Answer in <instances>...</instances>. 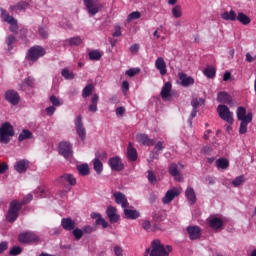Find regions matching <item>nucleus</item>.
I'll return each instance as SVG.
<instances>
[{"label": "nucleus", "instance_id": "obj_1", "mask_svg": "<svg viewBox=\"0 0 256 256\" xmlns=\"http://www.w3.org/2000/svg\"><path fill=\"white\" fill-rule=\"evenodd\" d=\"M33 201V195L28 194L22 202H19L18 200H14L10 203V208L8 210L6 219L10 223H13V221L17 220V217H19V210L23 205H27V203H30Z\"/></svg>", "mask_w": 256, "mask_h": 256}, {"label": "nucleus", "instance_id": "obj_2", "mask_svg": "<svg viewBox=\"0 0 256 256\" xmlns=\"http://www.w3.org/2000/svg\"><path fill=\"white\" fill-rule=\"evenodd\" d=\"M173 251V248L171 246H164L161 244V241L155 240L152 242V251L150 253V256H169V253Z\"/></svg>", "mask_w": 256, "mask_h": 256}, {"label": "nucleus", "instance_id": "obj_3", "mask_svg": "<svg viewBox=\"0 0 256 256\" xmlns=\"http://www.w3.org/2000/svg\"><path fill=\"white\" fill-rule=\"evenodd\" d=\"M13 135V126L7 122L2 124L0 127V141L2 143H8Z\"/></svg>", "mask_w": 256, "mask_h": 256}, {"label": "nucleus", "instance_id": "obj_4", "mask_svg": "<svg viewBox=\"0 0 256 256\" xmlns=\"http://www.w3.org/2000/svg\"><path fill=\"white\" fill-rule=\"evenodd\" d=\"M83 2L90 15H97L103 9V4L99 0H83Z\"/></svg>", "mask_w": 256, "mask_h": 256}, {"label": "nucleus", "instance_id": "obj_5", "mask_svg": "<svg viewBox=\"0 0 256 256\" xmlns=\"http://www.w3.org/2000/svg\"><path fill=\"white\" fill-rule=\"evenodd\" d=\"M218 115L223 121H226V123H229L230 125H233V112L229 110V107L225 105H219L217 108Z\"/></svg>", "mask_w": 256, "mask_h": 256}, {"label": "nucleus", "instance_id": "obj_6", "mask_svg": "<svg viewBox=\"0 0 256 256\" xmlns=\"http://www.w3.org/2000/svg\"><path fill=\"white\" fill-rule=\"evenodd\" d=\"M45 55V49L40 46L32 47L28 52V58L30 61H37L39 57H43Z\"/></svg>", "mask_w": 256, "mask_h": 256}, {"label": "nucleus", "instance_id": "obj_7", "mask_svg": "<svg viewBox=\"0 0 256 256\" xmlns=\"http://www.w3.org/2000/svg\"><path fill=\"white\" fill-rule=\"evenodd\" d=\"M18 240L20 243H35L36 241H39V237L33 232H26L20 234Z\"/></svg>", "mask_w": 256, "mask_h": 256}, {"label": "nucleus", "instance_id": "obj_8", "mask_svg": "<svg viewBox=\"0 0 256 256\" xmlns=\"http://www.w3.org/2000/svg\"><path fill=\"white\" fill-rule=\"evenodd\" d=\"M181 188H173L166 192V195L163 197L162 201L164 204L171 203L174 198L178 195H181Z\"/></svg>", "mask_w": 256, "mask_h": 256}, {"label": "nucleus", "instance_id": "obj_9", "mask_svg": "<svg viewBox=\"0 0 256 256\" xmlns=\"http://www.w3.org/2000/svg\"><path fill=\"white\" fill-rule=\"evenodd\" d=\"M59 153L63 155L65 159H69L73 155V150H71V144L69 142H61L59 144Z\"/></svg>", "mask_w": 256, "mask_h": 256}, {"label": "nucleus", "instance_id": "obj_10", "mask_svg": "<svg viewBox=\"0 0 256 256\" xmlns=\"http://www.w3.org/2000/svg\"><path fill=\"white\" fill-rule=\"evenodd\" d=\"M2 19L10 24V31L12 33L17 32V20L13 16H9L5 10H2Z\"/></svg>", "mask_w": 256, "mask_h": 256}, {"label": "nucleus", "instance_id": "obj_11", "mask_svg": "<svg viewBox=\"0 0 256 256\" xmlns=\"http://www.w3.org/2000/svg\"><path fill=\"white\" fill-rule=\"evenodd\" d=\"M109 166L113 171H123V161L119 156H115L109 159Z\"/></svg>", "mask_w": 256, "mask_h": 256}, {"label": "nucleus", "instance_id": "obj_12", "mask_svg": "<svg viewBox=\"0 0 256 256\" xmlns=\"http://www.w3.org/2000/svg\"><path fill=\"white\" fill-rule=\"evenodd\" d=\"M155 67L159 70L160 75L165 76L167 75V63L162 57H158L155 61Z\"/></svg>", "mask_w": 256, "mask_h": 256}, {"label": "nucleus", "instance_id": "obj_13", "mask_svg": "<svg viewBox=\"0 0 256 256\" xmlns=\"http://www.w3.org/2000/svg\"><path fill=\"white\" fill-rule=\"evenodd\" d=\"M237 117L239 121H253V114L252 113L247 114V110L243 107L238 108Z\"/></svg>", "mask_w": 256, "mask_h": 256}, {"label": "nucleus", "instance_id": "obj_14", "mask_svg": "<svg viewBox=\"0 0 256 256\" xmlns=\"http://www.w3.org/2000/svg\"><path fill=\"white\" fill-rule=\"evenodd\" d=\"M5 99L11 103V105H17V103H19V94L14 90H8L5 93Z\"/></svg>", "mask_w": 256, "mask_h": 256}, {"label": "nucleus", "instance_id": "obj_15", "mask_svg": "<svg viewBox=\"0 0 256 256\" xmlns=\"http://www.w3.org/2000/svg\"><path fill=\"white\" fill-rule=\"evenodd\" d=\"M178 77L183 87H189V85H193L195 83V80L192 77L183 72L178 73Z\"/></svg>", "mask_w": 256, "mask_h": 256}, {"label": "nucleus", "instance_id": "obj_16", "mask_svg": "<svg viewBox=\"0 0 256 256\" xmlns=\"http://www.w3.org/2000/svg\"><path fill=\"white\" fill-rule=\"evenodd\" d=\"M233 98L231 94L227 93L226 91H222L218 93L217 102L218 103H226L227 105H231Z\"/></svg>", "mask_w": 256, "mask_h": 256}, {"label": "nucleus", "instance_id": "obj_17", "mask_svg": "<svg viewBox=\"0 0 256 256\" xmlns=\"http://www.w3.org/2000/svg\"><path fill=\"white\" fill-rule=\"evenodd\" d=\"M75 127L81 141H85V128L83 127V123L81 122V116H78L76 118Z\"/></svg>", "mask_w": 256, "mask_h": 256}, {"label": "nucleus", "instance_id": "obj_18", "mask_svg": "<svg viewBox=\"0 0 256 256\" xmlns=\"http://www.w3.org/2000/svg\"><path fill=\"white\" fill-rule=\"evenodd\" d=\"M114 199L118 205H121V207H123V209L129 207V202H127V198L123 195V193L115 192Z\"/></svg>", "mask_w": 256, "mask_h": 256}, {"label": "nucleus", "instance_id": "obj_19", "mask_svg": "<svg viewBox=\"0 0 256 256\" xmlns=\"http://www.w3.org/2000/svg\"><path fill=\"white\" fill-rule=\"evenodd\" d=\"M110 223H117L119 221V214H117V208L109 206L106 211Z\"/></svg>", "mask_w": 256, "mask_h": 256}, {"label": "nucleus", "instance_id": "obj_20", "mask_svg": "<svg viewBox=\"0 0 256 256\" xmlns=\"http://www.w3.org/2000/svg\"><path fill=\"white\" fill-rule=\"evenodd\" d=\"M190 239L193 241L201 237V229L197 226H190L187 228Z\"/></svg>", "mask_w": 256, "mask_h": 256}, {"label": "nucleus", "instance_id": "obj_21", "mask_svg": "<svg viewBox=\"0 0 256 256\" xmlns=\"http://www.w3.org/2000/svg\"><path fill=\"white\" fill-rule=\"evenodd\" d=\"M136 141L142 145H147L148 147H151V145L155 143V141L150 139L146 134H138L136 136Z\"/></svg>", "mask_w": 256, "mask_h": 256}, {"label": "nucleus", "instance_id": "obj_22", "mask_svg": "<svg viewBox=\"0 0 256 256\" xmlns=\"http://www.w3.org/2000/svg\"><path fill=\"white\" fill-rule=\"evenodd\" d=\"M169 173L174 177L176 181H183V176L179 173V166L176 164H171L169 167Z\"/></svg>", "mask_w": 256, "mask_h": 256}, {"label": "nucleus", "instance_id": "obj_23", "mask_svg": "<svg viewBox=\"0 0 256 256\" xmlns=\"http://www.w3.org/2000/svg\"><path fill=\"white\" fill-rule=\"evenodd\" d=\"M59 181L60 183H62V185H65V183H69V185L72 186L77 185V179H75L74 176L71 174H64L60 177Z\"/></svg>", "mask_w": 256, "mask_h": 256}, {"label": "nucleus", "instance_id": "obj_24", "mask_svg": "<svg viewBox=\"0 0 256 256\" xmlns=\"http://www.w3.org/2000/svg\"><path fill=\"white\" fill-rule=\"evenodd\" d=\"M161 97L164 99V101H167L169 97H171V84L170 82H166L164 86L162 87L161 91Z\"/></svg>", "mask_w": 256, "mask_h": 256}, {"label": "nucleus", "instance_id": "obj_25", "mask_svg": "<svg viewBox=\"0 0 256 256\" xmlns=\"http://www.w3.org/2000/svg\"><path fill=\"white\" fill-rule=\"evenodd\" d=\"M124 215L126 219H139V212L133 208H125Z\"/></svg>", "mask_w": 256, "mask_h": 256}, {"label": "nucleus", "instance_id": "obj_26", "mask_svg": "<svg viewBox=\"0 0 256 256\" xmlns=\"http://www.w3.org/2000/svg\"><path fill=\"white\" fill-rule=\"evenodd\" d=\"M14 167L18 173H25V171H27V167H29V161L20 160Z\"/></svg>", "mask_w": 256, "mask_h": 256}, {"label": "nucleus", "instance_id": "obj_27", "mask_svg": "<svg viewBox=\"0 0 256 256\" xmlns=\"http://www.w3.org/2000/svg\"><path fill=\"white\" fill-rule=\"evenodd\" d=\"M209 225L211 229H214V230L221 229V227H223V220L218 217L211 218L209 220Z\"/></svg>", "mask_w": 256, "mask_h": 256}, {"label": "nucleus", "instance_id": "obj_28", "mask_svg": "<svg viewBox=\"0 0 256 256\" xmlns=\"http://www.w3.org/2000/svg\"><path fill=\"white\" fill-rule=\"evenodd\" d=\"M62 227L66 231H72V229H75V221L71 220V218H64L62 219Z\"/></svg>", "mask_w": 256, "mask_h": 256}, {"label": "nucleus", "instance_id": "obj_29", "mask_svg": "<svg viewBox=\"0 0 256 256\" xmlns=\"http://www.w3.org/2000/svg\"><path fill=\"white\" fill-rule=\"evenodd\" d=\"M186 197L190 203V205L195 204V201H197V196L195 195V190L193 188L188 187L186 189Z\"/></svg>", "mask_w": 256, "mask_h": 256}, {"label": "nucleus", "instance_id": "obj_30", "mask_svg": "<svg viewBox=\"0 0 256 256\" xmlns=\"http://www.w3.org/2000/svg\"><path fill=\"white\" fill-rule=\"evenodd\" d=\"M127 158L129 161H137V150L131 144L127 148Z\"/></svg>", "mask_w": 256, "mask_h": 256}, {"label": "nucleus", "instance_id": "obj_31", "mask_svg": "<svg viewBox=\"0 0 256 256\" xmlns=\"http://www.w3.org/2000/svg\"><path fill=\"white\" fill-rule=\"evenodd\" d=\"M203 73L205 77H207L208 79H214L217 73V70L213 66H208L204 69Z\"/></svg>", "mask_w": 256, "mask_h": 256}, {"label": "nucleus", "instance_id": "obj_32", "mask_svg": "<svg viewBox=\"0 0 256 256\" xmlns=\"http://www.w3.org/2000/svg\"><path fill=\"white\" fill-rule=\"evenodd\" d=\"M91 217H92V219H96L97 225H102V227H103L104 229L107 228V226H108L107 221H105V219H103V218L101 217V214L92 213V214H91Z\"/></svg>", "mask_w": 256, "mask_h": 256}, {"label": "nucleus", "instance_id": "obj_33", "mask_svg": "<svg viewBox=\"0 0 256 256\" xmlns=\"http://www.w3.org/2000/svg\"><path fill=\"white\" fill-rule=\"evenodd\" d=\"M222 19L225 21H235L237 19V13H235L233 10L230 12H224L222 13Z\"/></svg>", "mask_w": 256, "mask_h": 256}, {"label": "nucleus", "instance_id": "obj_34", "mask_svg": "<svg viewBox=\"0 0 256 256\" xmlns=\"http://www.w3.org/2000/svg\"><path fill=\"white\" fill-rule=\"evenodd\" d=\"M236 19L242 23V25H249L251 23V18L244 13H239L238 16H236Z\"/></svg>", "mask_w": 256, "mask_h": 256}, {"label": "nucleus", "instance_id": "obj_35", "mask_svg": "<svg viewBox=\"0 0 256 256\" xmlns=\"http://www.w3.org/2000/svg\"><path fill=\"white\" fill-rule=\"evenodd\" d=\"M216 167L218 169H227L229 167V160L225 158H220L216 161Z\"/></svg>", "mask_w": 256, "mask_h": 256}, {"label": "nucleus", "instance_id": "obj_36", "mask_svg": "<svg viewBox=\"0 0 256 256\" xmlns=\"http://www.w3.org/2000/svg\"><path fill=\"white\" fill-rule=\"evenodd\" d=\"M89 57L92 61H99L103 57V54L99 50H92L89 52Z\"/></svg>", "mask_w": 256, "mask_h": 256}, {"label": "nucleus", "instance_id": "obj_37", "mask_svg": "<svg viewBox=\"0 0 256 256\" xmlns=\"http://www.w3.org/2000/svg\"><path fill=\"white\" fill-rule=\"evenodd\" d=\"M243 183H245V176H243V175L236 177L232 181L233 187H241V185H243Z\"/></svg>", "mask_w": 256, "mask_h": 256}, {"label": "nucleus", "instance_id": "obj_38", "mask_svg": "<svg viewBox=\"0 0 256 256\" xmlns=\"http://www.w3.org/2000/svg\"><path fill=\"white\" fill-rule=\"evenodd\" d=\"M93 165H94V170L96 171V173L101 174V172L103 171V163L100 162L99 159H95L94 162H93Z\"/></svg>", "mask_w": 256, "mask_h": 256}, {"label": "nucleus", "instance_id": "obj_39", "mask_svg": "<svg viewBox=\"0 0 256 256\" xmlns=\"http://www.w3.org/2000/svg\"><path fill=\"white\" fill-rule=\"evenodd\" d=\"M251 123V121L247 120H241L240 128H239V133L241 135H245L247 133V126Z\"/></svg>", "mask_w": 256, "mask_h": 256}, {"label": "nucleus", "instance_id": "obj_40", "mask_svg": "<svg viewBox=\"0 0 256 256\" xmlns=\"http://www.w3.org/2000/svg\"><path fill=\"white\" fill-rule=\"evenodd\" d=\"M33 85H35V80L32 77H28L22 85L21 89L22 91H26V87H33Z\"/></svg>", "mask_w": 256, "mask_h": 256}, {"label": "nucleus", "instance_id": "obj_41", "mask_svg": "<svg viewBox=\"0 0 256 256\" xmlns=\"http://www.w3.org/2000/svg\"><path fill=\"white\" fill-rule=\"evenodd\" d=\"M77 170L80 173V175H89V165L87 164L77 166Z\"/></svg>", "mask_w": 256, "mask_h": 256}, {"label": "nucleus", "instance_id": "obj_42", "mask_svg": "<svg viewBox=\"0 0 256 256\" xmlns=\"http://www.w3.org/2000/svg\"><path fill=\"white\" fill-rule=\"evenodd\" d=\"M172 15L176 19H179L183 15V11L181 10V6L177 5L172 9Z\"/></svg>", "mask_w": 256, "mask_h": 256}, {"label": "nucleus", "instance_id": "obj_43", "mask_svg": "<svg viewBox=\"0 0 256 256\" xmlns=\"http://www.w3.org/2000/svg\"><path fill=\"white\" fill-rule=\"evenodd\" d=\"M32 133L29 130H23L19 135V141H25V139H31Z\"/></svg>", "mask_w": 256, "mask_h": 256}, {"label": "nucleus", "instance_id": "obj_44", "mask_svg": "<svg viewBox=\"0 0 256 256\" xmlns=\"http://www.w3.org/2000/svg\"><path fill=\"white\" fill-rule=\"evenodd\" d=\"M199 105H205V99H203V98H194L192 100V107L194 109H197L199 107Z\"/></svg>", "mask_w": 256, "mask_h": 256}, {"label": "nucleus", "instance_id": "obj_45", "mask_svg": "<svg viewBox=\"0 0 256 256\" xmlns=\"http://www.w3.org/2000/svg\"><path fill=\"white\" fill-rule=\"evenodd\" d=\"M62 77L65 79H75V74L69 71V69L65 68L62 70Z\"/></svg>", "mask_w": 256, "mask_h": 256}, {"label": "nucleus", "instance_id": "obj_46", "mask_svg": "<svg viewBox=\"0 0 256 256\" xmlns=\"http://www.w3.org/2000/svg\"><path fill=\"white\" fill-rule=\"evenodd\" d=\"M139 73H141V69L139 68H131L126 71V75H128V77H135V75H139Z\"/></svg>", "mask_w": 256, "mask_h": 256}, {"label": "nucleus", "instance_id": "obj_47", "mask_svg": "<svg viewBox=\"0 0 256 256\" xmlns=\"http://www.w3.org/2000/svg\"><path fill=\"white\" fill-rule=\"evenodd\" d=\"M69 45H71L72 47L75 45H81V43H83V40H81L80 37H74L70 40H68Z\"/></svg>", "mask_w": 256, "mask_h": 256}, {"label": "nucleus", "instance_id": "obj_48", "mask_svg": "<svg viewBox=\"0 0 256 256\" xmlns=\"http://www.w3.org/2000/svg\"><path fill=\"white\" fill-rule=\"evenodd\" d=\"M93 93V85H87L83 90V97H89Z\"/></svg>", "mask_w": 256, "mask_h": 256}, {"label": "nucleus", "instance_id": "obj_49", "mask_svg": "<svg viewBox=\"0 0 256 256\" xmlns=\"http://www.w3.org/2000/svg\"><path fill=\"white\" fill-rule=\"evenodd\" d=\"M141 17V13L140 12H132L129 16H128V21H133V19H139Z\"/></svg>", "mask_w": 256, "mask_h": 256}, {"label": "nucleus", "instance_id": "obj_50", "mask_svg": "<svg viewBox=\"0 0 256 256\" xmlns=\"http://www.w3.org/2000/svg\"><path fill=\"white\" fill-rule=\"evenodd\" d=\"M29 7V4L27 2H20L17 4L16 9L18 11H23V9H27Z\"/></svg>", "mask_w": 256, "mask_h": 256}, {"label": "nucleus", "instance_id": "obj_51", "mask_svg": "<svg viewBox=\"0 0 256 256\" xmlns=\"http://www.w3.org/2000/svg\"><path fill=\"white\" fill-rule=\"evenodd\" d=\"M73 235L76 239H81L83 237V230L81 229H75L73 231Z\"/></svg>", "mask_w": 256, "mask_h": 256}, {"label": "nucleus", "instance_id": "obj_52", "mask_svg": "<svg viewBox=\"0 0 256 256\" xmlns=\"http://www.w3.org/2000/svg\"><path fill=\"white\" fill-rule=\"evenodd\" d=\"M50 101L55 107H59V105H61V101H59V99L55 96H51Z\"/></svg>", "mask_w": 256, "mask_h": 256}, {"label": "nucleus", "instance_id": "obj_53", "mask_svg": "<svg viewBox=\"0 0 256 256\" xmlns=\"http://www.w3.org/2000/svg\"><path fill=\"white\" fill-rule=\"evenodd\" d=\"M211 151H213V149H211L210 146H205L201 149L202 155H211Z\"/></svg>", "mask_w": 256, "mask_h": 256}, {"label": "nucleus", "instance_id": "obj_54", "mask_svg": "<svg viewBox=\"0 0 256 256\" xmlns=\"http://www.w3.org/2000/svg\"><path fill=\"white\" fill-rule=\"evenodd\" d=\"M6 43L9 47V49H12L11 45H13V43H15V36H9L7 39H6Z\"/></svg>", "mask_w": 256, "mask_h": 256}, {"label": "nucleus", "instance_id": "obj_55", "mask_svg": "<svg viewBox=\"0 0 256 256\" xmlns=\"http://www.w3.org/2000/svg\"><path fill=\"white\" fill-rule=\"evenodd\" d=\"M154 37L156 39H161V41H165V37L164 36H161V29H157L155 32H154Z\"/></svg>", "mask_w": 256, "mask_h": 256}, {"label": "nucleus", "instance_id": "obj_56", "mask_svg": "<svg viewBox=\"0 0 256 256\" xmlns=\"http://www.w3.org/2000/svg\"><path fill=\"white\" fill-rule=\"evenodd\" d=\"M21 253V247H13L10 250V255H19Z\"/></svg>", "mask_w": 256, "mask_h": 256}, {"label": "nucleus", "instance_id": "obj_57", "mask_svg": "<svg viewBox=\"0 0 256 256\" xmlns=\"http://www.w3.org/2000/svg\"><path fill=\"white\" fill-rule=\"evenodd\" d=\"M114 253L116 256H123V249L120 246H115Z\"/></svg>", "mask_w": 256, "mask_h": 256}, {"label": "nucleus", "instance_id": "obj_58", "mask_svg": "<svg viewBox=\"0 0 256 256\" xmlns=\"http://www.w3.org/2000/svg\"><path fill=\"white\" fill-rule=\"evenodd\" d=\"M148 180L151 183H155V181H157L156 178H155V174L151 170L148 171Z\"/></svg>", "mask_w": 256, "mask_h": 256}, {"label": "nucleus", "instance_id": "obj_59", "mask_svg": "<svg viewBox=\"0 0 256 256\" xmlns=\"http://www.w3.org/2000/svg\"><path fill=\"white\" fill-rule=\"evenodd\" d=\"M142 227L143 229H145L146 231H149V229H151V222L144 220L142 223Z\"/></svg>", "mask_w": 256, "mask_h": 256}, {"label": "nucleus", "instance_id": "obj_60", "mask_svg": "<svg viewBox=\"0 0 256 256\" xmlns=\"http://www.w3.org/2000/svg\"><path fill=\"white\" fill-rule=\"evenodd\" d=\"M7 169H9L7 163H0V175L3 174Z\"/></svg>", "mask_w": 256, "mask_h": 256}, {"label": "nucleus", "instance_id": "obj_61", "mask_svg": "<svg viewBox=\"0 0 256 256\" xmlns=\"http://www.w3.org/2000/svg\"><path fill=\"white\" fill-rule=\"evenodd\" d=\"M113 37H121V27L116 26L115 31L113 33Z\"/></svg>", "mask_w": 256, "mask_h": 256}, {"label": "nucleus", "instance_id": "obj_62", "mask_svg": "<svg viewBox=\"0 0 256 256\" xmlns=\"http://www.w3.org/2000/svg\"><path fill=\"white\" fill-rule=\"evenodd\" d=\"M211 133H212L211 130H206V131L204 132L203 139H204L205 141H209V137H211Z\"/></svg>", "mask_w": 256, "mask_h": 256}, {"label": "nucleus", "instance_id": "obj_63", "mask_svg": "<svg viewBox=\"0 0 256 256\" xmlns=\"http://www.w3.org/2000/svg\"><path fill=\"white\" fill-rule=\"evenodd\" d=\"M122 89H123V93H125L126 91H129V82L128 81H123Z\"/></svg>", "mask_w": 256, "mask_h": 256}, {"label": "nucleus", "instance_id": "obj_64", "mask_svg": "<svg viewBox=\"0 0 256 256\" xmlns=\"http://www.w3.org/2000/svg\"><path fill=\"white\" fill-rule=\"evenodd\" d=\"M125 113L124 107H119L116 109V115H123Z\"/></svg>", "mask_w": 256, "mask_h": 256}]
</instances>
